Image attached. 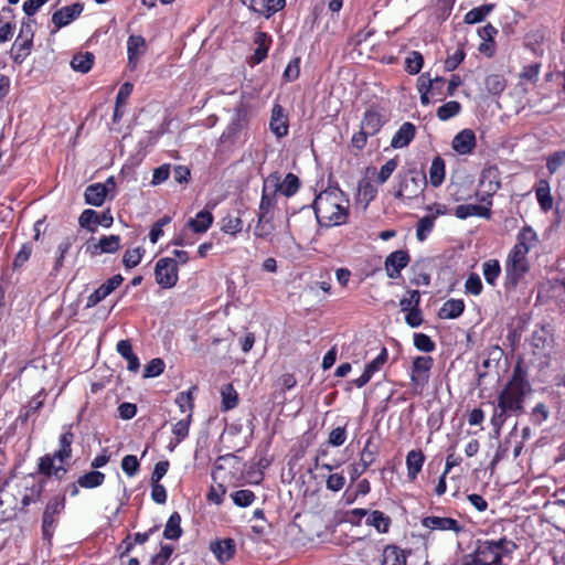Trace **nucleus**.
Returning <instances> with one entry per match:
<instances>
[{"mask_svg":"<svg viewBox=\"0 0 565 565\" xmlns=\"http://www.w3.org/2000/svg\"><path fill=\"white\" fill-rule=\"evenodd\" d=\"M527 248L522 247L521 245H515L511 253L509 254L505 274L507 280L515 286L523 274L527 270Z\"/></svg>","mask_w":565,"mask_h":565,"instance_id":"nucleus-5","label":"nucleus"},{"mask_svg":"<svg viewBox=\"0 0 565 565\" xmlns=\"http://www.w3.org/2000/svg\"><path fill=\"white\" fill-rule=\"evenodd\" d=\"M382 556V565H406V555L396 545L386 546Z\"/></svg>","mask_w":565,"mask_h":565,"instance_id":"nucleus-32","label":"nucleus"},{"mask_svg":"<svg viewBox=\"0 0 565 565\" xmlns=\"http://www.w3.org/2000/svg\"><path fill=\"white\" fill-rule=\"evenodd\" d=\"M436 84L445 85L443 77L430 78L428 73L422 74L417 79V88L419 93H431Z\"/></svg>","mask_w":565,"mask_h":565,"instance_id":"nucleus-50","label":"nucleus"},{"mask_svg":"<svg viewBox=\"0 0 565 565\" xmlns=\"http://www.w3.org/2000/svg\"><path fill=\"white\" fill-rule=\"evenodd\" d=\"M451 145L456 152L468 154L476 147V136L472 130L463 129L455 136Z\"/></svg>","mask_w":565,"mask_h":565,"instance_id":"nucleus-18","label":"nucleus"},{"mask_svg":"<svg viewBox=\"0 0 565 565\" xmlns=\"http://www.w3.org/2000/svg\"><path fill=\"white\" fill-rule=\"evenodd\" d=\"M526 377H527V370L523 365L522 359H519L516 364L513 367L512 376L507 384L526 390L530 386Z\"/></svg>","mask_w":565,"mask_h":565,"instance_id":"nucleus-34","label":"nucleus"},{"mask_svg":"<svg viewBox=\"0 0 565 565\" xmlns=\"http://www.w3.org/2000/svg\"><path fill=\"white\" fill-rule=\"evenodd\" d=\"M177 260L171 257L160 258L154 267L157 284L163 289L174 287L179 279Z\"/></svg>","mask_w":565,"mask_h":565,"instance_id":"nucleus-6","label":"nucleus"},{"mask_svg":"<svg viewBox=\"0 0 565 565\" xmlns=\"http://www.w3.org/2000/svg\"><path fill=\"white\" fill-rule=\"evenodd\" d=\"M408 297H404L399 300V307L402 311L408 312L413 308H418L420 303V294L418 290L407 291Z\"/></svg>","mask_w":565,"mask_h":565,"instance_id":"nucleus-56","label":"nucleus"},{"mask_svg":"<svg viewBox=\"0 0 565 565\" xmlns=\"http://www.w3.org/2000/svg\"><path fill=\"white\" fill-rule=\"evenodd\" d=\"M433 363V358L428 355H420L414 359L411 380L415 386L424 387L428 383Z\"/></svg>","mask_w":565,"mask_h":565,"instance_id":"nucleus-10","label":"nucleus"},{"mask_svg":"<svg viewBox=\"0 0 565 565\" xmlns=\"http://www.w3.org/2000/svg\"><path fill=\"white\" fill-rule=\"evenodd\" d=\"M192 419V413H188L186 417L180 419L173 425L172 433L177 437L178 443L183 440L189 434V427Z\"/></svg>","mask_w":565,"mask_h":565,"instance_id":"nucleus-57","label":"nucleus"},{"mask_svg":"<svg viewBox=\"0 0 565 565\" xmlns=\"http://www.w3.org/2000/svg\"><path fill=\"white\" fill-rule=\"evenodd\" d=\"M565 163V151H556L546 160V168L551 174H554L561 166Z\"/></svg>","mask_w":565,"mask_h":565,"instance_id":"nucleus-64","label":"nucleus"},{"mask_svg":"<svg viewBox=\"0 0 565 565\" xmlns=\"http://www.w3.org/2000/svg\"><path fill=\"white\" fill-rule=\"evenodd\" d=\"M98 213L94 210H84L78 218V223L83 228L94 232L93 225H97Z\"/></svg>","mask_w":565,"mask_h":565,"instance_id":"nucleus-60","label":"nucleus"},{"mask_svg":"<svg viewBox=\"0 0 565 565\" xmlns=\"http://www.w3.org/2000/svg\"><path fill=\"white\" fill-rule=\"evenodd\" d=\"M181 516L178 512H173L164 526L163 536L167 540H178L182 535Z\"/></svg>","mask_w":565,"mask_h":565,"instance_id":"nucleus-36","label":"nucleus"},{"mask_svg":"<svg viewBox=\"0 0 565 565\" xmlns=\"http://www.w3.org/2000/svg\"><path fill=\"white\" fill-rule=\"evenodd\" d=\"M445 179V162L440 157H436L429 169V180L433 186H439Z\"/></svg>","mask_w":565,"mask_h":565,"instance_id":"nucleus-39","label":"nucleus"},{"mask_svg":"<svg viewBox=\"0 0 565 565\" xmlns=\"http://www.w3.org/2000/svg\"><path fill=\"white\" fill-rule=\"evenodd\" d=\"M482 274L486 281L494 286L501 274V266L497 259H489L482 264Z\"/></svg>","mask_w":565,"mask_h":565,"instance_id":"nucleus-40","label":"nucleus"},{"mask_svg":"<svg viewBox=\"0 0 565 565\" xmlns=\"http://www.w3.org/2000/svg\"><path fill=\"white\" fill-rule=\"evenodd\" d=\"M422 524L429 530L451 531L456 534L465 531V526L452 518L430 515L424 518Z\"/></svg>","mask_w":565,"mask_h":565,"instance_id":"nucleus-12","label":"nucleus"},{"mask_svg":"<svg viewBox=\"0 0 565 565\" xmlns=\"http://www.w3.org/2000/svg\"><path fill=\"white\" fill-rule=\"evenodd\" d=\"M222 406L224 411L234 408L238 403V397L232 384H226L221 388Z\"/></svg>","mask_w":565,"mask_h":565,"instance_id":"nucleus-45","label":"nucleus"},{"mask_svg":"<svg viewBox=\"0 0 565 565\" xmlns=\"http://www.w3.org/2000/svg\"><path fill=\"white\" fill-rule=\"evenodd\" d=\"M313 210L320 225H341L348 218L349 200L339 188L330 186L316 196Z\"/></svg>","mask_w":565,"mask_h":565,"instance_id":"nucleus-2","label":"nucleus"},{"mask_svg":"<svg viewBox=\"0 0 565 565\" xmlns=\"http://www.w3.org/2000/svg\"><path fill=\"white\" fill-rule=\"evenodd\" d=\"M435 226V216L427 215L418 221L416 228V237L419 242H424Z\"/></svg>","mask_w":565,"mask_h":565,"instance_id":"nucleus-48","label":"nucleus"},{"mask_svg":"<svg viewBox=\"0 0 565 565\" xmlns=\"http://www.w3.org/2000/svg\"><path fill=\"white\" fill-rule=\"evenodd\" d=\"M383 124L384 120L381 114L374 109H369L363 116L361 128L370 136H374L381 130Z\"/></svg>","mask_w":565,"mask_h":565,"instance_id":"nucleus-24","label":"nucleus"},{"mask_svg":"<svg viewBox=\"0 0 565 565\" xmlns=\"http://www.w3.org/2000/svg\"><path fill=\"white\" fill-rule=\"evenodd\" d=\"M277 186L276 178L264 179L257 216L274 220V209L277 204Z\"/></svg>","mask_w":565,"mask_h":565,"instance_id":"nucleus-7","label":"nucleus"},{"mask_svg":"<svg viewBox=\"0 0 565 565\" xmlns=\"http://www.w3.org/2000/svg\"><path fill=\"white\" fill-rule=\"evenodd\" d=\"M494 8V4H483L471 9L465 15L463 21L468 24L481 22Z\"/></svg>","mask_w":565,"mask_h":565,"instance_id":"nucleus-43","label":"nucleus"},{"mask_svg":"<svg viewBox=\"0 0 565 565\" xmlns=\"http://www.w3.org/2000/svg\"><path fill=\"white\" fill-rule=\"evenodd\" d=\"M366 524L374 526L380 533H386L391 525V519L381 511H373L366 519Z\"/></svg>","mask_w":565,"mask_h":565,"instance_id":"nucleus-41","label":"nucleus"},{"mask_svg":"<svg viewBox=\"0 0 565 565\" xmlns=\"http://www.w3.org/2000/svg\"><path fill=\"white\" fill-rule=\"evenodd\" d=\"M83 9V4L77 2L55 11L52 15V22L55 25L54 32L73 22L77 17L81 15Z\"/></svg>","mask_w":565,"mask_h":565,"instance_id":"nucleus-14","label":"nucleus"},{"mask_svg":"<svg viewBox=\"0 0 565 565\" xmlns=\"http://www.w3.org/2000/svg\"><path fill=\"white\" fill-rule=\"evenodd\" d=\"M210 550L220 563L230 561L236 551V545L233 539H223L210 544Z\"/></svg>","mask_w":565,"mask_h":565,"instance_id":"nucleus-17","label":"nucleus"},{"mask_svg":"<svg viewBox=\"0 0 565 565\" xmlns=\"http://www.w3.org/2000/svg\"><path fill=\"white\" fill-rule=\"evenodd\" d=\"M465 310V302L461 299H449L439 309L438 316L440 319H456L462 315Z\"/></svg>","mask_w":565,"mask_h":565,"instance_id":"nucleus-30","label":"nucleus"},{"mask_svg":"<svg viewBox=\"0 0 565 565\" xmlns=\"http://www.w3.org/2000/svg\"><path fill=\"white\" fill-rule=\"evenodd\" d=\"M541 71V63H531L529 65L523 66L519 77L521 81H526L531 83H536L539 79Z\"/></svg>","mask_w":565,"mask_h":565,"instance_id":"nucleus-55","label":"nucleus"},{"mask_svg":"<svg viewBox=\"0 0 565 565\" xmlns=\"http://www.w3.org/2000/svg\"><path fill=\"white\" fill-rule=\"evenodd\" d=\"M300 74V57L292 58L282 73V78L286 82H294Z\"/></svg>","mask_w":565,"mask_h":565,"instance_id":"nucleus-62","label":"nucleus"},{"mask_svg":"<svg viewBox=\"0 0 565 565\" xmlns=\"http://www.w3.org/2000/svg\"><path fill=\"white\" fill-rule=\"evenodd\" d=\"M479 186L482 189V202H488L491 205V198L500 189V172L495 166L486 167L480 175Z\"/></svg>","mask_w":565,"mask_h":565,"instance_id":"nucleus-9","label":"nucleus"},{"mask_svg":"<svg viewBox=\"0 0 565 565\" xmlns=\"http://www.w3.org/2000/svg\"><path fill=\"white\" fill-rule=\"evenodd\" d=\"M465 56L466 53L463 50V44L458 43L457 49L452 53L448 51V56L445 61V70L448 72L456 70L463 61Z\"/></svg>","mask_w":565,"mask_h":565,"instance_id":"nucleus-47","label":"nucleus"},{"mask_svg":"<svg viewBox=\"0 0 565 565\" xmlns=\"http://www.w3.org/2000/svg\"><path fill=\"white\" fill-rule=\"evenodd\" d=\"M55 460H57V458L51 455H45L42 457L39 462L40 473L49 477L54 476L57 479H62L66 475L67 470L64 467V462L60 461L58 465H55Z\"/></svg>","mask_w":565,"mask_h":565,"instance_id":"nucleus-20","label":"nucleus"},{"mask_svg":"<svg viewBox=\"0 0 565 565\" xmlns=\"http://www.w3.org/2000/svg\"><path fill=\"white\" fill-rule=\"evenodd\" d=\"M536 233L531 227H523L518 236V244L522 247H526L527 252L536 242Z\"/></svg>","mask_w":565,"mask_h":565,"instance_id":"nucleus-61","label":"nucleus"},{"mask_svg":"<svg viewBox=\"0 0 565 565\" xmlns=\"http://www.w3.org/2000/svg\"><path fill=\"white\" fill-rule=\"evenodd\" d=\"M146 41L141 35H130L127 41L128 65L135 70L139 57L145 53Z\"/></svg>","mask_w":565,"mask_h":565,"instance_id":"nucleus-19","label":"nucleus"},{"mask_svg":"<svg viewBox=\"0 0 565 565\" xmlns=\"http://www.w3.org/2000/svg\"><path fill=\"white\" fill-rule=\"evenodd\" d=\"M213 223V215L205 210L200 211L194 218L189 221V226L195 233H204Z\"/></svg>","mask_w":565,"mask_h":565,"instance_id":"nucleus-35","label":"nucleus"},{"mask_svg":"<svg viewBox=\"0 0 565 565\" xmlns=\"http://www.w3.org/2000/svg\"><path fill=\"white\" fill-rule=\"evenodd\" d=\"M416 134V127L412 122H404L391 140V147L401 149L411 143Z\"/></svg>","mask_w":565,"mask_h":565,"instance_id":"nucleus-21","label":"nucleus"},{"mask_svg":"<svg viewBox=\"0 0 565 565\" xmlns=\"http://www.w3.org/2000/svg\"><path fill=\"white\" fill-rule=\"evenodd\" d=\"M461 111V105L459 102L450 100L446 104L441 105L437 109V117L441 121L449 120L454 117H456Z\"/></svg>","mask_w":565,"mask_h":565,"instance_id":"nucleus-44","label":"nucleus"},{"mask_svg":"<svg viewBox=\"0 0 565 565\" xmlns=\"http://www.w3.org/2000/svg\"><path fill=\"white\" fill-rule=\"evenodd\" d=\"M94 58V54L90 52H79L73 56L71 66L77 72L87 73L93 66Z\"/></svg>","mask_w":565,"mask_h":565,"instance_id":"nucleus-37","label":"nucleus"},{"mask_svg":"<svg viewBox=\"0 0 565 565\" xmlns=\"http://www.w3.org/2000/svg\"><path fill=\"white\" fill-rule=\"evenodd\" d=\"M275 226L271 218L257 216V223L254 228V235L259 238H266L273 234Z\"/></svg>","mask_w":565,"mask_h":565,"instance_id":"nucleus-51","label":"nucleus"},{"mask_svg":"<svg viewBox=\"0 0 565 565\" xmlns=\"http://www.w3.org/2000/svg\"><path fill=\"white\" fill-rule=\"evenodd\" d=\"M408 263L409 255L406 250L399 249L391 253L384 263L387 276L392 279L398 278L402 269H404Z\"/></svg>","mask_w":565,"mask_h":565,"instance_id":"nucleus-13","label":"nucleus"},{"mask_svg":"<svg viewBox=\"0 0 565 565\" xmlns=\"http://www.w3.org/2000/svg\"><path fill=\"white\" fill-rule=\"evenodd\" d=\"M277 179V193L280 192L287 198L295 195L300 188V180L294 173H288L284 180H281V174L278 171L270 173L266 179Z\"/></svg>","mask_w":565,"mask_h":565,"instance_id":"nucleus-15","label":"nucleus"},{"mask_svg":"<svg viewBox=\"0 0 565 565\" xmlns=\"http://www.w3.org/2000/svg\"><path fill=\"white\" fill-rule=\"evenodd\" d=\"M405 64H406V71L409 74H412V75L418 74L423 67L424 57L419 52L413 51L406 57Z\"/></svg>","mask_w":565,"mask_h":565,"instance_id":"nucleus-53","label":"nucleus"},{"mask_svg":"<svg viewBox=\"0 0 565 565\" xmlns=\"http://www.w3.org/2000/svg\"><path fill=\"white\" fill-rule=\"evenodd\" d=\"M465 289L468 294L478 296L482 291V281L478 274L471 273L466 282H465Z\"/></svg>","mask_w":565,"mask_h":565,"instance_id":"nucleus-63","label":"nucleus"},{"mask_svg":"<svg viewBox=\"0 0 565 565\" xmlns=\"http://www.w3.org/2000/svg\"><path fill=\"white\" fill-rule=\"evenodd\" d=\"M525 391L523 388L505 384L498 396V405L491 417V424L499 433L507 419L523 409Z\"/></svg>","mask_w":565,"mask_h":565,"instance_id":"nucleus-3","label":"nucleus"},{"mask_svg":"<svg viewBox=\"0 0 565 565\" xmlns=\"http://www.w3.org/2000/svg\"><path fill=\"white\" fill-rule=\"evenodd\" d=\"M74 440V434L68 429L61 435L60 449L56 450L52 456L57 458L58 461L64 462L72 456V444Z\"/></svg>","mask_w":565,"mask_h":565,"instance_id":"nucleus-33","label":"nucleus"},{"mask_svg":"<svg viewBox=\"0 0 565 565\" xmlns=\"http://www.w3.org/2000/svg\"><path fill=\"white\" fill-rule=\"evenodd\" d=\"M425 184V177L411 172L408 175H405L403 179H401L398 188L395 192V198L399 200H411L417 198L423 192Z\"/></svg>","mask_w":565,"mask_h":565,"instance_id":"nucleus-8","label":"nucleus"},{"mask_svg":"<svg viewBox=\"0 0 565 565\" xmlns=\"http://www.w3.org/2000/svg\"><path fill=\"white\" fill-rule=\"evenodd\" d=\"M142 259V250L140 247L128 249L122 257V264L127 269L134 268L140 264Z\"/></svg>","mask_w":565,"mask_h":565,"instance_id":"nucleus-58","label":"nucleus"},{"mask_svg":"<svg viewBox=\"0 0 565 565\" xmlns=\"http://www.w3.org/2000/svg\"><path fill=\"white\" fill-rule=\"evenodd\" d=\"M117 352L127 361V369L131 372H137L140 366L138 356L132 352V347L129 340H120L117 343Z\"/></svg>","mask_w":565,"mask_h":565,"instance_id":"nucleus-28","label":"nucleus"},{"mask_svg":"<svg viewBox=\"0 0 565 565\" xmlns=\"http://www.w3.org/2000/svg\"><path fill=\"white\" fill-rule=\"evenodd\" d=\"M456 217L460 220H466L470 216H479L489 218L491 215L490 209L488 206L478 205V204H461L455 209Z\"/></svg>","mask_w":565,"mask_h":565,"instance_id":"nucleus-23","label":"nucleus"},{"mask_svg":"<svg viewBox=\"0 0 565 565\" xmlns=\"http://www.w3.org/2000/svg\"><path fill=\"white\" fill-rule=\"evenodd\" d=\"M105 481V475L99 471H89L78 478L77 483L85 489H93L99 487Z\"/></svg>","mask_w":565,"mask_h":565,"instance_id":"nucleus-42","label":"nucleus"},{"mask_svg":"<svg viewBox=\"0 0 565 565\" xmlns=\"http://www.w3.org/2000/svg\"><path fill=\"white\" fill-rule=\"evenodd\" d=\"M286 0H258L250 9L259 14L269 18L277 11L284 9Z\"/></svg>","mask_w":565,"mask_h":565,"instance_id":"nucleus-31","label":"nucleus"},{"mask_svg":"<svg viewBox=\"0 0 565 565\" xmlns=\"http://www.w3.org/2000/svg\"><path fill=\"white\" fill-rule=\"evenodd\" d=\"M231 498L235 505L239 508L249 507L256 499L255 493L252 490L243 489L237 490L231 494Z\"/></svg>","mask_w":565,"mask_h":565,"instance_id":"nucleus-49","label":"nucleus"},{"mask_svg":"<svg viewBox=\"0 0 565 565\" xmlns=\"http://www.w3.org/2000/svg\"><path fill=\"white\" fill-rule=\"evenodd\" d=\"M195 390L196 386H192L188 392H181L178 394L175 403L182 413H185L186 411H189V413H192V409L194 407L193 392Z\"/></svg>","mask_w":565,"mask_h":565,"instance_id":"nucleus-52","label":"nucleus"},{"mask_svg":"<svg viewBox=\"0 0 565 565\" xmlns=\"http://www.w3.org/2000/svg\"><path fill=\"white\" fill-rule=\"evenodd\" d=\"M518 548L516 544L507 537L499 540H481L475 542L473 550L463 554L457 565H504L503 559L511 556Z\"/></svg>","mask_w":565,"mask_h":565,"instance_id":"nucleus-1","label":"nucleus"},{"mask_svg":"<svg viewBox=\"0 0 565 565\" xmlns=\"http://www.w3.org/2000/svg\"><path fill=\"white\" fill-rule=\"evenodd\" d=\"M425 461V456L422 450L413 449L406 456L407 477L409 480H415L420 472Z\"/></svg>","mask_w":565,"mask_h":565,"instance_id":"nucleus-25","label":"nucleus"},{"mask_svg":"<svg viewBox=\"0 0 565 565\" xmlns=\"http://www.w3.org/2000/svg\"><path fill=\"white\" fill-rule=\"evenodd\" d=\"M32 41L33 32L31 29V24L29 22H23L21 25L20 33L13 44V50H17V53L13 55V61L15 63L23 62L24 58L30 54Z\"/></svg>","mask_w":565,"mask_h":565,"instance_id":"nucleus-11","label":"nucleus"},{"mask_svg":"<svg viewBox=\"0 0 565 565\" xmlns=\"http://www.w3.org/2000/svg\"><path fill=\"white\" fill-rule=\"evenodd\" d=\"M553 337L550 330L545 327H540L534 330L531 338V347L534 354L544 352L552 345Z\"/></svg>","mask_w":565,"mask_h":565,"instance_id":"nucleus-22","label":"nucleus"},{"mask_svg":"<svg viewBox=\"0 0 565 565\" xmlns=\"http://www.w3.org/2000/svg\"><path fill=\"white\" fill-rule=\"evenodd\" d=\"M414 345L417 350L429 353L435 350L434 341L425 333L414 334Z\"/></svg>","mask_w":565,"mask_h":565,"instance_id":"nucleus-59","label":"nucleus"},{"mask_svg":"<svg viewBox=\"0 0 565 565\" xmlns=\"http://www.w3.org/2000/svg\"><path fill=\"white\" fill-rule=\"evenodd\" d=\"M536 200L544 212L553 207V198L551 195L550 183L546 180H540L535 188Z\"/></svg>","mask_w":565,"mask_h":565,"instance_id":"nucleus-29","label":"nucleus"},{"mask_svg":"<svg viewBox=\"0 0 565 565\" xmlns=\"http://www.w3.org/2000/svg\"><path fill=\"white\" fill-rule=\"evenodd\" d=\"M65 508V497L55 495L46 504L42 516V536L50 541L53 536L60 514Z\"/></svg>","mask_w":565,"mask_h":565,"instance_id":"nucleus-4","label":"nucleus"},{"mask_svg":"<svg viewBox=\"0 0 565 565\" xmlns=\"http://www.w3.org/2000/svg\"><path fill=\"white\" fill-rule=\"evenodd\" d=\"M269 129L277 138H282L288 134V120L279 104L274 105L271 109Z\"/></svg>","mask_w":565,"mask_h":565,"instance_id":"nucleus-16","label":"nucleus"},{"mask_svg":"<svg viewBox=\"0 0 565 565\" xmlns=\"http://www.w3.org/2000/svg\"><path fill=\"white\" fill-rule=\"evenodd\" d=\"M379 456V447L373 444V437H369L360 454V462L362 467H370Z\"/></svg>","mask_w":565,"mask_h":565,"instance_id":"nucleus-38","label":"nucleus"},{"mask_svg":"<svg viewBox=\"0 0 565 565\" xmlns=\"http://www.w3.org/2000/svg\"><path fill=\"white\" fill-rule=\"evenodd\" d=\"M221 228L224 233L235 236L243 228V221L239 216L226 215L221 221Z\"/></svg>","mask_w":565,"mask_h":565,"instance_id":"nucleus-46","label":"nucleus"},{"mask_svg":"<svg viewBox=\"0 0 565 565\" xmlns=\"http://www.w3.org/2000/svg\"><path fill=\"white\" fill-rule=\"evenodd\" d=\"M486 88L489 93L498 95L505 88V79L502 75L491 74L486 78Z\"/></svg>","mask_w":565,"mask_h":565,"instance_id":"nucleus-54","label":"nucleus"},{"mask_svg":"<svg viewBox=\"0 0 565 565\" xmlns=\"http://www.w3.org/2000/svg\"><path fill=\"white\" fill-rule=\"evenodd\" d=\"M107 195V188L103 183H94L85 190V202L89 205L100 206L103 205Z\"/></svg>","mask_w":565,"mask_h":565,"instance_id":"nucleus-27","label":"nucleus"},{"mask_svg":"<svg viewBox=\"0 0 565 565\" xmlns=\"http://www.w3.org/2000/svg\"><path fill=\"white\" fill-rule=\"evenodd\" d=\"M120 247V236L109 235L103 236L98 243L93 245L92 254L100 255L103 253L113 254L116 253Z\"/></svg>","mask_w":565,"mask_h":565,"instance_id":"nucleus-26","label":"nucleus"}]
</instances>
